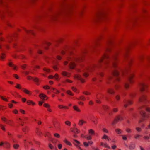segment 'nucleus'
<instances>
[{
	"label": "nucleus",
	"mask_w": 150,
	"mask_h": 150,
	"mask_svg": "<svg viewBox=\"0 0 150 150\" xmlns=\"http://www.w3.org/2000/svg\"><path fill=\"white\" fill-rule=\"evenodd\" d=\"M73 108L77 112H81V110L76 105L74 106L73 107Z\"/></svg>",
	"instance_id": "26"
},
{
	"label": "nucleus",
	"mask_w": 150,
	"mask_h": 150,
	"mask_svg": "<svg viewBox=\"0 0 150 150\" xmlns=\"http://www.w3.org/2000/svg\"><path fill=\"white\" fill-rule=\"evenodd\" d=\"M0 127H1V128L2 129V130H3L4 131H5V129L4 127V126L1 124H0Z\"/></svg>",
	"instance_id": "52"
},
{
	"label": "nucleus",
	"mask_w": 150,
	"mask_h": 150,
	"mask_svg": "<svg viewBox=\"0 0 150 150\" xmlns=\"http://www.w3.org/2000/svg\"><path fill=\"white\" fill-rule=\"evenodd\" d=\"M43 71L47 72V73H48L50 72V69H47L46 68H44L43 69Z\"/></svg>",
	"instance_id": "45"
},
{
	"label": "nucleus",
	"mask_w": 150,
	"mask_h": 150,
	"mask_svg": "<svg viewBox=\"0 0 150 150\" xmlns=\"http://www.w3.org/2000/svg\"><path fill=\"white\" fill-rule=\"evenodd\" d=\"M135 77V75L134 74H132L129 75L128 78V80L130 84H132L134 83V78Z\"/></svg>",
	"instance_id": "8"
},
{
	"label": "nucleus",
	"mask_w": 150,
	"mask_h": 150,
	"mask_svg": "<svg viewBox=\"0 0 150 150\" xmlns=\"http://www.w3.org/2000/svg\"><path fill=\"white\" fill-rule=\"evenodd\" d=\"M0 98L2 99L3 100H4L5 101H7V102L8 101V100L7 99V98H4L3 96H1Z\"/></svg>",
	"instance_id": "57"
},
{
	"label": "nucleus",
	"mask_w": 150,
	"mask_h": 150,
	"mask_svg": "<svg viewBox=\"0 0 150 150\" xmlns=\"http://www.w3.org/2000/svg\"><path fill=\"white\" fill-rule=\"evenodd\" d=\"M100 146H103L104 147L110 149V147L108 146V144L106 143H104L103 142H100Z\"/></svg>",
	"instance_id": "22"
},
{
	"label": "nucleus",
	"mask_w": 150,
	"mask_h": 150,
	"mask_svg": "<svg viewBox=\"0 0 150 150\" xmlns=\"http://www.w3.org/2000/svg\"><path fill=\"white\" fill-rule=\"evenodd\" d=\"M113 112L114 113H116L118 111V108H115L113 109Z\"/></svg>",
	"instance_id": "50"
},
{
	"label": "nucleus",
	"mask_w": 150,
	"mask_h": 150,
	"mask_svg": "<svg viewBox=\"0 0 150 150\" xmlns=\"http://www.w3.org/2000/svg\"><path fill=\"white\" fill-rule=\"evenodd\" d=\"M53 68L54 69L55 71H57L58 69V68L57 65H54L53 67Z\"/></svg>",
	"instance_id": "62"
},
{
	"label": "nucleus",
	"mask_w": 150,
	"mask_h": 150,
	"mask_svg": "<svg viewBox=\"0 0 150 150\" xmlns=\"http://www.w3.org/2000/svg\"><path fill=\"white\" fill-rule=\"evenodd\" d=\"M13 146V147L15 149H17L19 147V145L17 144H14Z\"/></svg>",
	"instance_id": "42"
},
{
	"label": "nucleus",
	"mask_w": 150,
	"mask_h": 150,
	"mask_svg": "<svg viewBox=\"0 0 150 150\" xmlns=\"http://www.w3.org/2000/svg\"><path fill=\"white\" fill-rule=\"evenodd\" d=\"M33 80L34 81H35L36 82H38L39 81V79L38 78H35L34 79H33Z\"/></svg>",
	"instance_id": "63"
},
{
	"label": "nucleus",
	"mask_w": 150,
	"mask_h": 150,
	"mask_svg": "<svg viewBox=\"0 0 150 150\" xmlns=\"http://www.w3.org/2000/svg\"><path fill=\"white\" fill-rule=\"evenodd\" d=\"M58 108L60 109H68L69 108L66 106H64L62 105H58Z\"/></svg>",
	"instance_id": "23"
},
{
	"label": "nucleus",
	"mask_w": 150,
	"mask_h": 150,
	"mask_svg": "<svg viewBox=\"0 0 150 150\" xmlns=\"http://www.w3.org/2000/svg\"><path fill=\"white\" fill-rule=\"evenodd\" d=\"M43 88L45 89H50V87L47 85H46L43 86Z\"/></svg>",
	"instance_id": "59"
},
{
	"label": "nucleus",
	"mask_w": 150,
	"mask_h": 150,
	"mask_svg": "<svg viewBox=\"0 0 150 150\" xmlns=\"http://www.w3.org/2000/svg\"><path fill=\"white\" fill-rule=\"evenodd\" d=\"M78 100H82L83 101H84L86 100V98L85 97L83 96H80L79 98H77Z\"/></svg>",
	"instance_id": "33"
},
{
	"label": "nucleus",
	"mask_w": 150,
	"mask_h": 150,
	"mask_svg": "<svg viewBox=\"0 0 150 150\" xmlns=\"http://www.w3.org/2000/svg\"><path fill=\"white\" fill-rule=\"evenodd\" d=\"M88 132L89 134L91 136L94 135L95 134V132L93 129H91L89 130Z\"/></svg>",
	"instance_id": "25"
},
{
	"label": "nucleus",
	"mask_w": 150,
	"mask_h": 150,
	"mask_svg": "<svg viewBox=\"0 0 150 150\" xmlns=\"http://www.w3.org/2000/svg\"><path fill=\"white\" fill-rule=\"evenodd\" d=\"M20 112L21 113L23 114H25V111L23 109H20Z\"/></svg>",
	"instance_id": "61"
},
{
	"label": "nucleus",
	"mask_w": 150,
	"mask_h": 150,
	"mask_svg": "<svg viewBox=\"0 0 150 150\" xmlns=\"http://www.w3.org/2000/svg\"><path fill=\"white\" fill-rule=\"evenodd\" d=\"M105 14L103 12H99L96 15V19L95 20L96 22L98 21L105 18Z\"/></svg>",
	"instance_id": "3"
},
{
	"label": "nucleus",
	"mask_w": 150,
	"mask_h": 150,
	"mask_svg": "<svg viewBox=\"0 0 150 150\" xmlns=\"http://www.w3.org/2000/svg\"><path fill=\"white\" fill-rule=\"evenodd\" d=\"M135 148V145L134 144H131L129 146V149L130 150H133Z\"/></svg>",
	"instance_id": "41"
},
{
	"label": "nucleus",
	"mask_w": 150,
	"mask_h": 150,
	"mask_svg": "<svg viewBox=\"0 0 150 150\" xmlns=\"http://www.w3.org/2000/svg\"><path fill=\"white\" fill-rule=\"evenodd\" d=\"M67 59L71 62L69 63V67L70 69H74L76 66V64L75 62H80L82 61L83 59L76 56L73 57H69L67 58Z\"/></svg>",
	"instance_id": "1"
},
{
	"label": "nucleus",
	"mask_w": 150,
	"mask_h": 150,
	"mask_svg": "<svg viewBox=\"0 0 150 150\" xmlns=\"http://www.w3.org/2000/svg\"><path fill=\"white\" fill-rule=\"evenodd\" d=\"M28 130V128L27 127H25L22 129V131L24 132L25 133L27 132Z\"/></svg>",
	"instance_id": "40"
},
{
	"label": "nucleus",
	"mask_w": 150,
	"mask_h": 150,
	"mask_svg": "<svg viewBox=\"0 0 150 150\" xmlns=\"http://www.w3.org/2000/svg\"><path fill=\"white\" fill-rule=\"evenodd\" d=\"M9 66L12 67L13 69L15 70H17V67L15 65H14L12 62H9L8 64Z\"/></svg>",
	"instance_id": "20"
},
{
	"label": "nucleus",
	"mask_w": 150,
	"mask_h": 150,
	"mask_svg": "<svg viewBox=\"0 0 150 150\" xmlns=\"http://www.w3.org/2000/svg\"><path fill=\"white\" fill-rule=\"evenodd\" d=\"M147 96L145 95H143L139 98V101L140 102H144L146 100Z\"/></svg>",
	"instance_id": "12"
},
{
	"label": "nucleus",
	"mask_w": 150,
	"mask_h": 150,
	"mask_svg": "<svg viewBox=\"0 0 150 150\" xmlns=\"http://www.w3.org/2000/svg\"><path fill=\"white\" fill-rule=\"evenodd\" d=\"M115 69L113 71L112 74L113 75L116 76L118 77L119 75V72L118 71V69Z\"/></svg>",
	"instance_id": "14"
},
{
	"label": "nucleus",
	"mask_w": 150,
	"mask_h": 150,
	"mask_svg": "<svg viewBox=\"0 0 150 150\" xmlns=\"http://www.w3.org/2000/svg\"><path fill=\"white\" fill-rule=\"evenodd\" d=\"M39 97L41 99L45 100H46L48 98L47 96L44 94H40Z\"/></svg>",
	"instance_id": "17"
},
{
	"label": "nucleus",
	"mask_w": 150,
	"mask_h": 150,
	"mask_svg": "<svg viewBox=\"0 0 150 150\" xmlns=\"http://www.w3.org/2000/svg\"><path fill=\"white\" fill-rule=\"evenodd\" d=\"M102 139H107L108 141H109V137L106 135L105 134L102 137Z\"/></svg>",
	"instance_id": "46"
},
{
	"label": "nucleus",
	"mask_w": 150,
	"mask_h": 150,
	"mask_svg": "<svg viewBox=\"0 0 150 150\" xmlns=\"http://www.w3.org/2000/svg\"><path fill=\"white\" fill-rule=\"evenodd\" d=\"M140 114L144 118L140 119L139 121V123L143 122L146 118H149V117L148 116H146V113L145 111L143 110H142L140 111Z\"/></svg>",
	"instance_id": "4"
},
{
	"label": "nucleus",
	"mask_w": 150,
	"mask_h": 150,
	"mask_svg": "<svg viewBox=\"0 0 150 150\" xmlns=\"http://www.w3.org/2000/svg\"><path fill=\"white\" fill-rule=\"evenodd\" d=\"M67 93L71 96H73V94L72 93L71 91L70 90H68L67 91Z\"/></svg>",
	"instance_id": "53"
},
{
	"label": "nucleus",
	"mask_w": 150,
	"mask_h": 150,
	"mask_svg": "<svg viewBox=\"0 0 150 150\" xmlns=\"http://www.w3.org/2000/svg\"><path fill=\"white\" fill-rule=\"evenodd\" d=\"M73 81L69 79H66L65 81H64L63 82L64 83H65L66 82H68L69 83H72Z\"/></svg>",
	"instance_id": "43"
},
{
	"label": "nucleus",
	"mask_w": 150,
	"mask_h": 150,
	"mask_svg": "<svg viewBox=\"0 0 150 150\" xmlns=\"http://www.w3.org/2000/svg\"><path fill=\"white\" fill-rule=\"evenodd\" d=\"M74 78L77 80L80 81L83 83H84L85 82V79L82 78L81 76L77 74H75L74 76Z\"/></svg>",
	"instance_id": "5"
},
{
	"label": "nucleus",
	"mask_w": 150,
	"mask_h": 150,
	"mask_svg": "<svg viewBox=\"0 0 150 150\" xmlns=\"http://www.w3.org/2000/svg\"><path fill=\"white\" fill-rule=\"evenodd\" d=\"M120 88V86L117 84L115 86V89L116 90Z\"/></svg>",
	"instance_id": "55"
},
{
	"label": "nucleus",
	"mask_w": 150,
	"mask_h": 150,
	"mask_svg": "<svg viewBox=\"0 0 150 150\" xmlns=\"http://www.w3.org/2000/svg\"><path fill=\"white\" fill-rule=\"evenodd\" d=\"M83 93L86 95H90L91 94V93L88 91H84L83 92Z\"/></svg>",
	"instance_id": "56"
},
{
	"label": "nucleus",
	"mask_w": 150,
	"mask_h": 150,
	"mask_svg": "<svg viewBox=\"0 0 150 150\" xmlns=\"http://www.w3.org/2000/svg\"><path fill=\"white\" fill-rule=\"evenodd\" d=\"M143 139L144 140H149V136H145L143 137Z\"/></svg>",
	"instance_id": "54"
},
{
	"label": "nucleus",
	"mask_w": 150,
	"mask_h": 150,
	"mask_svg": "<svg viewBox=\"0 0 150 150\" xmlns=\"http://www.w3.org/2000/svg\"><path fill=\"white\" fill-rule=\"evenodd\" d=\"M86 69L88 71H91L93 70V67L92 66H88L86 68Z\"/></svg>",
	"instance_id": "29"
},
{
	"label": "nucleus",
	"mask_w": 150,
	"mask_h": 150,
	"mask_svg": "<svg viewBox=\"0 0 150 150\" xmlns=\"http://www.w3.org/2000/svg\"><path fill=\"white\" fill-rule=\"evenodd\" d=\"M125 130L126 132L128 133H130L132 132V129L129 128H126Z\"/></svg>",
	"instance_id": "39"
},
{
	"label": "nucleus",
	"mask_w": 150,
	"mask_h": 150,
	"mask_svg": "<svg viewBox=\"0 0 150 150\" xmlns=\"http://www.w3.org/2000/svg\"><path fill=\"white\" fill-rule=\"evenodd\" d=\"M122 117L120 115H118L115 118L112 123V124L113 125L114 124L117 123L119 121H121L122 120Z\"/></svg>",
	"instance_id": "9"
},
{
	"label": "nucleus",
	"mask_w": 150,
	"mask_h": 150,
	"mask_svg": "<svg viewBox=\"0 0 150 150\" xmlns=\"http://www.w3.org/2000/svg\"><path fill=\"white\" fill-rule=\"evenodd\" d=\"M22 90L23 92H24L25 94L28 95H31L32 94L31 91H29V90L26 88H23L22 89Z\"/></svg>",
	"instance_id": "15"
},
{
	"label": "nucleus",
	"mask_w": 150,
	"mask_h": 150,
	"mask_svg": "<svg viewBox=\"0 0 150 150\" xmlns=\"http://www.w3.org/2000/svg\"><path fill=\"white\" fill-rule=\"evenodd\" d=\"M13 122L11 120H8L6 122V124L11 126L13 125Z\"/></svg>",
	"instance_id": "30"
},
{
	"label": "nucleus",
	"mask_w": 150,
	"mask_h": 150,
	"mask_svg": "<svg viewBox=\"0 0 150 150\" xmlns=\"http://www.w3.org/2000/svg\"><path fill=\"white\" fill-rule=\"evenodd\" d=\"M63 142L68 145L70 146H72V144L69 141H68L66 139H64L63 140Z\"/></svg>",
	"instance_id": "27"
},
{
	"label": "nucleus",
	"mask_w": 150,
	"mask_h": 150,
	"mask_svg": "<svg viewBox=\"0 0 150 150\" xmlns=\"http://www.w3.org/2000/svg\"><path fill=\"white\" fill-rule=\"evenodd\" d=\"M48 146L49 148L51 149H54V146L51 144H48Z\"/></svg>",
	"instance_id": "47"
},
{
	"label": "nucleus",
	"mask_w": 150,
	"mask_h": 150,
	"mask_svg": "<svg viewBox=\"0 0 150 150\" xmlns=\"http://www.w3.org/2000/svg\"><path fill=\"white\" fill-rule=\"evenodd\" d=\"M1 119L2 120H3V121L4 122H7V121L8 120L5 117H1Z\"/></svg>",
	"instance_id": "64"
},
{
	"label": "nucleus",
	"mask_w": 150,
	"mask_h": 150,
	"mask_svg": "<svg viewBox=\"0 0 150 150\" xmlns=\"http://www.w3.org/2000/svg\"><path fill=\"white\" fill-rule=\"evenodd\" d=\"M24 30L28 34H33V32L31 30H28L26 29H25Z\"/></svg>",
	"instance_id": "38"
},
{
	"label": "nucleus",
	"mask_w": 150,
	"mask_h": 150,
	"mask_svg": "<svg viewBox=\"0 0 150 150\" xmlns=\"http://www.w3.org/2000/svg\"><path fill=\"white\" fill-rule=\"evenodd\" d=\"M142 137L141 135L138 134H136L134 136V138L135 139H139Z\"/></svg>",
	"instance_id": "37"
},
{
	"label": "nucleus",
	"mask_w": 150,
	"mask_h": 150,
	"mask_svg": "<svg viewBox=\"0 0 150 150\" xmlns=\"http://www.w3.org/2000/svg\"><path fill=\"white\" fill-rule=\"evenodd\" d=\"M36 132L38 135H40L41 134V132L40 131V129L38 128L37 129Z\"/></svg>",
	"instance_id": "49"
},
{
	"label": "nucleus",
	"mask_w": 150,
	"mask_h": 150,
	"mask_svg": "<svg viewBox=\"0 0 150 150\" xmlns=\"http://www.w3.org/2000/svg\"><path fill=\"white\" fill-rule=\"evenodd\" d=\"M15 87L18 89H21V90L23 88H22L20 84L18 83L16 84Z\"/></svg>",
	"instance_id": "35"
},
{
	"label": "nucleus",
	"mask_w": 150,
	"mask_h": 150,
	"mask_svg": "<svg viewBox=\"0 0 150 150\" xmlns=\"http://www.w3.org/2000/svg\"><path fill=\"white\" fill-rule=\"evenodd\" d=\"M65 123L66 125L68 126H70L71 125V123L69 121H65Z\"/></svg>",
	"instance_id": "44"
},
{
	"label": "nucleus",
	"mask_w": 150,
	"mask_h": 150,
	"mask_svg": "<svg viewBox=\"0 0 150 150\" xmlns=\"http://www.w3.org/2000/svg\"><path fill=\"white\" fill-rule=\"evenodd\" d=\"M70 130L71 132L75 134H78L80 132V131L76 128H71Z\"/></svg>",
	"instance_id": "11"
},
{
	"label": "nucleus",
	"mask_w": 150,
	"mask_h": 150,
	"mask_svg": "<svg viewBox=\"0 0 150 150\" xmlns=\"http://www.w3.org/2000/svg\"><path fill=\"white\" fill-rule=\"evenodd\" d=\"M83 75L85 77H87L89 75V74L88 73H87V72H84L83 74Z\"/></svg>",
	"instance_id": "60"
},
{
	"label": "nucleus",
	"mask_w": 150,
	"mask_h": 150,
	"mask_svg": "<svg viewBox=\"0 0 150 150\" xmlns=\"http://www.w3.org/2000/svg\"><path fill=\"white\" fill-rule=\"evenodd\" d=\"M115 131L117 134H121L122 132V131L119 129H116Z\"/></svg>",
	"instance_id": "36"
},
{
	"label": "nucleus",
	"mask_w": 150,
	"mask_h": 150,
	"mask_svg": "<svg viewBox=\"0 0 150 150\" xmlns=\"http://www.w3.org/2000/svg\"><path fill=\"white\" fill-rule=\"evenodd\" d=\"M109 58L108 55L106 54H105L100 59L99 62H102L103 60L104 59H108Z\"/></svg>",
	"instance_id": "18"
},
{
	"label": "nucleus",
	"mask_w": 150,
	"mask_h": 150,
	"mask_svg": "<svg viewBox=\"0 0 150 150\" xmlns=\"http://www.w3.org/2000/svg\"><path fill=\"white\" fill-rule=\"evenodd\" d=\"M132 103L133 102L132 100H128L127 102L125 103L124 106L125 108H126L129 105L132 104Z\"/></svg>",
	"instance_id": "24"
},
{
	"label": "nucleus",
	"mask_w": 150,
	"mask_h": 150,
	"mask_svg": "<svg viewBox=\"0 0 150 150\" xmlns=\"http://www.w3.org/2000/svg\"><path fill=\"white\" fill-rule=\"evenodd\" d=\"M83 138H84L88 140H90L92 139V136L90 135H86L85 136H83Z\"/></svg>",
	"instance_id": "31"
},
{
	"label": "nucleus",
	"mask_w": 150,
	"mask_h": 150,
	"mask_svg": "<svg viewBox=\"0 0 150 150\" xmlns=\"http://www.w3.org/2000/svg\"><path fill=\"white\" fill-rule=\"evenodd\" d=\"M136 131L138 132H140L142 131V128L139 127H136Z\"/></svg>",
	"instance_id": "51"
},
{
	"label": "nucleus",
	"mask_w": 150,
	"mask_h": 150,
	"mask_svg": "<svg viewBox=\"0 0 150 150\" xmlns=\"http://www.w3.org/2000/svg\"><path fill=\"white\" fill-rule=\"evenodd\" d=\"M86 121L81 119L79 120L78 124L79 126H82L84 124H86Z\"/></svg>",
	"instance_id": "19"
},
{
	"label": "nucleus",
	"mask_w": 150,
	"mask_h": 150,
	"mask_svg": "<svg viewBox=\"0 0 150 150\" xmlns=\"http://www.w3.org/2000/svg\"><path fill=\"white\" fill-rule=\"evenodd\" d=\"M130 87V84L129 83L127 82H126L125 83L124 85L125 88L126 89H127L129 88Z\"/></svg>",
	"instance_id": "32"
},
{
	"label": "nucleus",
	"mask_w": 150,
	"mask_h": 150,
	"mask_svg": "<svg viewBox=\"0 0 150 150\" xmlns=\"http://www.w3.org/2000/svg\"><path fill=\"white\" fill-rule=\"evenodd\" d=\"M103 131L104 132L106 133H108V130L105 128H103Z\"/></svg>",
	"instance_id": "58"
},
{
	"label": "nucleus",
	"mask_w": 150,
	"mask_h": 150,
	"mask_svg": "<svg viewBox=\"0 0 150 150\" xmlns=\"http://www.w3.org/2000/svg\"><path fill=\"white\" fill-rule=\"evenodd\" d=\"M43 106L46 108H47V111L50 113H51L52 112V109L50 108L51 106L48 103H45L43 104Z\"/></svg>",
	"instance_id": "7"
},
{
	"label": "nucleus",
	"mask_w": 150,
	"mask_h": 150,
	"mask_svg": "<svg viewBox=\"0 0 150 150\" xmlns=\"http://www.w3.org/2000/svg\"><path fill=\"white\" fill-rule=\"evenodd\" d=\"M107 92L110 94H113L115 93V92L113 89L109 88L107 90Z\"/></svg>",
	"instance_id": "21"
},
{
	"label": "nucleus",
	"mask_w": 150,
	"mask_h": 150,
	"mask_svg": "<svg viewBox=\"0 0 150 150\" xmlns=\"http://www.w3.org/2000/svg\"><path fill=\"white\" fill-rule=\"evenodd\" d=\"M61 74L63 76H66L67 77H70L71 74L70 73L67 72L65 71H62Z\"/></svg>",
	"instance_id": "13"
},
{
	"label": "nucleus",
	"mask_w": 150,
	"mask_h": 150,
	"mask_svg": "<svg viewBox=\"0 0 150 150\" xmlns=\"http://www.w3.org/2000/svg\"><path fill=\"white\" fill-rule=\"evenodd\" d=\"M54 136L55 137H56V138H59L60 137V135L57 133H55L54 134Z\"/></svg>",
	"instance_id": "48"
},
{
	"label": "nucleus",
	"mask_w": 150,
	"mask_h": 150,
	"mask_svg": "<svg viewBox=\"0 0 150 150\" xmlns=\"http://www.w3.org/2000/svg\"><path fill=\"white\" fill-rule=\"evenodd\" d=\"M54 78L57 81H58L60 79V78H59V76L57 73L55 74V75L54 76Z\"/></svg>",
	"instance_id": "34"
},
{
	"label": "nucleus",
	"mask_w": 150,
	"mask_h": 150,
	"mask_svg": "<svg viewBox=\"0 0 150 150\" xmlns=\"http://www.w3.org/2000/svg\"><path fill=\"white\" fill-rule=\"evenodd\" d=\"M27 103L28 105H32L33 106L36 105V103L35 102L29 100H27Z\"/></svg>",
	"instance_id": "16"
},
{
	"label": "nucleus",
	"mask_w": 150,
	"mask_h": 150,
	"mask_svg": "<svg viewBox=\"0 0 150 150\" xmlns=\"http://www.w3.org/2000/svg\"><path fill=\"white\" fill-rule=\"evenodd\" d=\"M6 58V54L4 53H2L0 54V61H4Z\"/></svg>",
	"instance_id": "10"
},
{
	"label": "nucleus",
	"mask_w": 150,
	"mask_h": 150,
	"mask_svg": "<svg viewBox=\"0 0 150 150\" xmlns=\"http://www.w3.org/2000/svg\"><path fill=\"white\" fill-rule=\"evenodd\" d=\"M4 146L5 148L7 149H9L10 147V144L7 142H4Z\"/></svg>",
	"instance_id": "28"
},
{
	"label": "nucleus",
	"mask_w": 150,
	"mask_h": 150,
	"mask_svg": "<svg viewBox=\"0 0 150 150\" xmlns=\"http://www.w3.org/2000/svg\"><path fill=\"white\" fill-rule=\"evenodd\" d=\"M148 85L146 83H142L141 84L140 91L141 92L144 91L148 88Z\"/></svg>",
	"instance_id": "6"
},
{
	"label": "nucleus",
	"mask_w": 150,
	"mask_h": 150,
	"mask_svg": "<svg viewBox=\"0 0 150 150\" xmlns=\"http://www.w3.org/2000/svg\"><path fill=\"white\" fill-rule=\"evenodd\" d=\"M118 54L116 53L113 57V61L112 62V67L115 69H118V65L119 63V60L118 58Z\"/></svg>",
	"instance_id": "2"
}]
</instances>
